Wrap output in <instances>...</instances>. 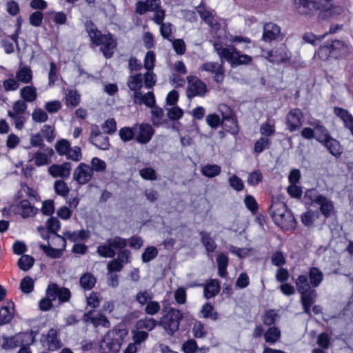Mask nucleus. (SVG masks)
Returning a JSON list of instances; mask_svg holds the SVG:
<instances>
[{"instance_id": "f257e3e1", "label": "nucleus", "mask_w": 353, "mask_h": 353, "mask_svg": "<svg viewBox=\"0 0 353 353\" xmlns=\"http://www.w3.org/2000/svg\"><path fill=\"white\" fill-rule=\"evenodd\" d=\"M85 30L90 38L92 43L95 46H103L101 50L106 58H110L117 43L110 34H103L92 21L85 23Z\"/></svg>"}, {"instance_id": "f03ea898", "label": "nucleus", "mask_w": 353, "mask_h": 353, "mask_svg": "<svg viewBox=\"0 0 353 353\" xmlns=\"http://www.w3.org/2000/svg\"><path fill=\"white\" fill-rule=\"evenodd\" d=\"M270 214L274 223L283 229L289 230L295 227L296 220L283 202H273L270 208Z\"/></svg>"}, {"instance_id": "7ed1b4c3", "label": "nucleus", "mask_w": 353, "mask_h": 353, "mask_svg": "<svg viewBox=\"0 0 353 353\" xmlns=\"http://www.w3.org/2000/svg\"><path fill=\"white\" fill-rule=\"evenodd\" d=\"M298 292L301 294V301L303 312L311 316L310 307L314 303L317 292L314 289H310L305 276H298L295 281Z\"/></svg>"}, {"instance_id": "20e7f679", "label": "nucleus", "mask_w": 353, "mask_h": 353, "mask_svg": "<svg viewBox=\"0 0 353 353\" xmlns=\"http://www.w3.org/2000/svg\"><path fill=\"white\" fill-rule=\"evenodd\" d=\"M183 315L179 310L170 307L161 317L159 325L161 326L169 336H174L179 330Z\"/></svg>"}, {"instance_id": "39448f33", "label": "nucleus", "mask_w": 353, "mask_h": 353, "mask_svg": "<svg viewBox=\"0 0 353 353\" xmlns=\"http://www.w3.org/2000/svg\"><path fill=\"white\" fill-rule=\"evenodd\" d=\"M127 239L119 236L108 239L105 244L97 247V252L102 257L114 258L116 254L115 250H121L126 247Z\"/></svg>"}, {"instance_id": "423d86ee", "label": "nucleus", "mask_w": 353, "mask_h": 353, "mask_svg": "<svg viewBox=\"0 0 353 353\" xmlns=\"http://www.w3.org/2000/svg\"><path fill=\"white\" fill-rule=\"evenodd\" d=\"M349 54L347 46L342 41L334 40L330 45L321 46L319 50V56L325 57H345Z\"/></svg>"}, {"instance_id": "0eeeda50", "label": "nucleus", "mask_w": 353, "mask_h": 353, "mask_svg": "<svg viewBox=\"0 0 353 353\" xmlns=\"http://www.w3.org/2000/svg\"><path fill=\"white\" fill-rule=\"evenodd\" d=\"M323 1L327 2L329 0H294V4L296 11L301 15L312 16L317 10H321Z\"/></svg>"}, {"instance_id": "6e6552de", "label": "nucleus", "mask_w": 353, "mask_h": 353, "mask_svg": "<svg viewBox=\"0 0 353 353\" xmlns=\"http://www.w3.org/2000/svg\"><path fill=\"white\" fill-rule=\"evenodd\" d=\"M121 330H117L109 331L103 337L101 347L113 352H119L123 341L121 335L119 334Z\"/></svg>"}, {"instance_id": "1a4fd4ad", "label": "nucleus", "mask_w": 353, "mask_h": 353, "mask_svg": "<svg viewBox=\"0 0 353 353\" xmlns=\"http://www.w3.org/2000/svg\"><path fill=\"white\" fill-rule=\"evenodd\" d=\"M188 85L186 90V95L188 99L194 97H203L207 91L206 84L200 79L194 76H188L187 77Z\"/></svg>"}, {"instance_id": "9d476101", "label": "nucleus", "mask_w": 353, "mask_h": 353, "mask_svg": "<svg viewBox=\"0 0 353 353\" xmlns=\"http://www.w3.org/2000/svg\"><path fill=\"white\" fill-rule=\"evenodd\" d=\"M224 63L225 61L222 59H220V63L205 62L201 65V69L214 74V81L218 83H221L225 77Z\"/></svg>"}, {"instance_id": "9b49d317", "label": "nucleus", "mask_w": 353, "mask_h": 353, "mask_svg": "<svg viewBox=\"0 0 353 353\" xmlns=\"http://www.w3.org/2000/svg\"><path fill=\"white\" fill-rule=\"evenodd\" d=\"M225 61L230 64L232 68H236L239 65L250 64L252 58L249 55L241 54L234 46H232L230 52Z\"/></svg>"}, {"instance_id": "f8f14e48", "label": "nucleus", "mask_w": 353, "mask_h": 353, "mask_svg": "<svg viewBox=\"0 0 353 353\" xmlns=\"http://www.w3.org/2000/svg\"><path fill=\"white\" fill-rule=\"evenodd\" d=\"M136 132V141L141 144L148 143L152 139L154 130L152 127L148 123H141L134 125Z\"/></svg>"}, {"instance_id": "ddd939ff", "label": "nucleus", "mask_w": 353, "mask_h": 353, "mask_svg": "<svg viewBox=\"0 0 353 353\" xmlns=\"http://www.w3.org/2000/svg\"><path fill=\"white\" fill-rule=\"evenodd\" d=\"M93 176V169L85 163H81L74 170L73 179L79 184L83 185L91 180Z\"/></svg>"}, {"instance_id": "4468645a", "label": "nucleus", "mask_w": 353, "mask_h": 353, "mask_svg": "<svg viewBox=\"0 0 353 353\" xmlns=\"http://www.w3.org/2000/svg\"><path fill=\"white\" fill-rule=\"evenodd\" d=\"M219 110L222 114V122L232 123V125L230 126L229 132L232 134H237L239 128L237 123V119L229 106L221 104L219 107Z\"/></svg>"}, {"instance_id": "2eb2a0df", "label": "nucleus", "mask_w": 353, "mask_h": 353, "mask_svg": "<svg viewBox=\"0 0 353 353\" xmlns=\"http://www.w3.org/2000/svg\"><path fill=\"white\" fill-rule=\"evenodd\" d=\"M334 0H329L327 2L323 1V5L321 12L318 15L319 20H325L331 17H336L343 12V7L339 6H333L332 2Z\"/></svg>"}, {"instance_id": "dca6fc26", "label": "nucleus", "mask_w": 353, "mask_h": 353, "mask_svg": "<svg viewBox=\"0 0 353 353\" xmlns=\"http://www.w3.org/2000/svg\"><path fill=\"white\" fill-rule=\"evenodd\" d=\"M303 114L299 109L290 110L286 117V123L288 129L290 132H294L300 128L302 125Z\"/></svg>"}, {"instance_id": "f3484780", "label": "nucleus", "mask_w": 353, "mask_h": 353, "mask_svg": "<svg viewBox=\"0 0 353 353\" xmlns=\"http://www.w3.org/2000/svg\"><path fill=\"white\" fill-rule=\"evenodd\" d=\"M305 276L307 279V283L310 289H314L319 287L322 283L324 275L323 272L316 267H312L310 269L308 276L305 274L299 275V276Z\"/></svg>"}, {"instance_id": "a211bd4d", "label": "nucleus", "mask_w": 353, "mask_h": 353, "mask_svg": "<svg viewBox=\"0 0 353 353\" xmlns=\"http://www.w3.org/2000/svg\"><path fill=\"white\" fill-rule=\"evenodd\" d=\"M48 172L53 177L67 179L70 174L71 163L65 162L60 165L54 164L48 168Z\"/></svg>"}, {"instance_id": "6ab92c4d", "label": "nucleus", "mask_w": 353, "mask_h": 353, "mask_svg": "<svg viewBox=\"0 0 353 353\" xmlns=\"http://www.w3.org/2000/svg\"><path fill=\"white\" fill-rule=\"evenodd\" d=\"M48 232L52 233L53 236L51 237V241H59L63 244V249L66 247L65 238L57 234V232L60 229V222L55 217L50 218L47 221Z\"/></svg>"}, {"instance_id": "aec40b11", "label": "nucleus", "mask_w": 353, "mask_h": 353, "mask_svg": "<svg viewBox=\"0 0 353 353\" xmlns=\"http://www.w3.org/2000/svg\"><path fill=\"white\" fill-rule=\"evenodd\" d=\"M161 6L160 0L139 1L136 3V12L139 14H144L147 12H154Z\"/></svg>"}, {"instance_id": "412c9836", "label": "nucleus", "mask_w": 353, "mask_h": 353, "mask_svg": "<svg viewBox=\"0 0 353 353\" xmlns=\"http://www.w3.org/2000/svg\"><path fill=\"white\" fill-rule=\"evenodd\" d=\"M270 61L272 62H284L290 59V54L285 45H281L269 52Z\"/></svg>"}, {"instance_id": "4be33fe9", "label": "nucleus", "mask_w": 353, "mask_h": 353, "mask_svg": "<svg viewBox=\"0 0 353 353\" xmlns=\"http://www.w3.org/2000/svg\"><path fill=\"white\" fill-rule=\"evenodd\" d=\"M281 32L280 27L273 23H267L263 26V40L270 42L276 39Z\"/></svg>"}, {"instance_id": "5701e85b", "label": "nucleus", "mask_w": 353, "mask_h": 353, "mask_svg": "<svg viewBox=\"0 0 353 353\" xmlns=\"http://www.w3.org/2000/svg\"><path fill=\"white\" fill-rule=\"evenodd\" d=\"M196 12L199 13L200 17L209 26L213 29H218L219 24L214 19L212 12L208 10L204 6L199 5L196 8Z\"/></svg>"}, {"instance_id": "b1692460", "label": "nucleus", "mask_w": 353, "mask_h": 353, "mask_svg": "<svg viewBox=\"0 0 353 353\" xmlns=\"http://www.w3.org/2000/svg\"><path fill=\"white\" fill-rule=\"evenodd\" d=\"M314 128L315 132V139L317 141L322 143L330 137L328 130L321 124L319 120H315L310 123Z\"/></svg>"}, {"instance_id": "393cba45", "label": "nucleus", "mask_w": 353, "mask_h": 353, "mask_svg": "<svg viewBox=\"0 0 353 353\" xmlns=\"http://www.w3.org/2000/svg\"><path fill=\"white\" fill-rule=\"evenodd\" d=\"M134 103L141 105L145 104L148 107H152L155 103V98L152 92L143 94L141 92H136L133 94Z\"/></svg>"}, {"instance_id": "a878e982", "label": "nucleus", "mask_w": 353, "mask_h": 353, "mask_svg": "<svg viewBox=\"0 0 353 353\" xmlns=\"http://www.w3.org/2000/svg\"><path fill=\"white\" fill-rule=\"evenodd\" d=\"M334 113L343 121L345 126L350 130L351 134L353 135L352 115L347 110L338 107L334 108Z\"/></svg>"}, {"instance_id": "bb28decb", "label": "nucleus", "mask_w": 353, "mask_h": 353, "mask_svg": "<svg viewBox=\"0 0 353 353\" xmlns=\"http://www.w3.org/2000/svg\"><path fill=\"white\" fill-rule=\"evenodd\" d=\"M330 153L335 157H339L342 153V149L339 141L331 136L322 143Z\"/></svg>"}, {"instance_id": "cd10ccee", "label": "nucleus", "mask_w": 353, "mask_h": 353, "mask_svg": "<svg viewBox=\"0 0 353 353\" xmlns=\"http://www.w3.org/2000/svg\"><path fill=\"white\" fill-rule=\"evenodd\" d=\"M158 323L159 321H156L152 317H145L137 321L135 327L137 330L149 332L153 330L156 326L159 325Z\"/></svg>"}, {"instance_id": "c85d7f7f", "label": "nucleus", "mask_w": 353, "mask_h": 353, "mask_svg": "<svg viewBox=\"0 0 353 353\" xmlns=\"http://www.w3.org/2000/svg\"><path fill=\"white\" fill-rule=\"evenodd\" d=\"M48 349L50 351L56 350L61 347V342L57 336V330L54 328L49 330L46 336Z\"/></svg>"}, {"instance_id": "c756f323", "label": "nucleus", "mask_w": 353, "mask_h": 353, "mask_svg": "<svg viewBox=\"0 0 353 353\" xmlns=\"http://www.w3.org/2000/svg\"><path fill=\"white\" fill-rule=\"evenodd\" d=\"M129 89L136 92H141L140 90L143 87V77L141 73L131 74L129 76L127 81Z\"/></svg>"}, {"instance_id": "7c9ffc66", "label": "nucleus", "mask_w": 353, "mask_h": 353, "mask_svg": "<svg viewBox=\"0 0 353 353\" xmlns=\"http://www.w3.org/2000/svg\"><path fill=\"white\" fill-rule=\"evenodd\" d=\"M220 290V283L216 279H211L204 288V296L210 299L216 296Z\"/></svg>"}, {"instance_id": "2f4dec72", "label": "nucleus", "mask_w": 353, "mask_h": 353, "mask_svg": "<svg viewBox=\"0 0 353 353\" xmlns=\"http://www.w3.org/2000/svg\"><path fill=\"white\" fill-rule=\"evenodd\" d=\"M201 241L205 250L208 252H213L216 248V244L214 240L211 237L210 234L207 232L201 231L199 232Z\"/></svg>"}, {"instance_id": "473e14b6", "label": "nucleus", "mask_w": 353, "mask_h": 353, "mask_svg": "<svg viewBox=\"0 0 353 353\" xmlns=\"http://www.w3.org/2000/svg\"><path fill=\"white\" fill-rule=\"evenodd\" d=\"M316 204L320 205L321 212L325 217L330 216L331 212L334 209V205L331 201L325 196H323L317 200Z\"/></svg>"}, {"instance_id": "72a5a7b5", "label": "nucleus", "mask_w": 353, "mask_h": 353, "mask_svg": "<svg viewBox=\"0 0 353 353\" xmlns=\"http://www.w3.org/2000/svg\"><path fill=\"white\" fill-rule=\"evenodd\" d=\"M97 282V279L92 274L87 272L83 274L79 280L81 287L85 290H90L92 289Z\"/></svg>"}, {"instance_id": "f704fd0d", "label": "nucleus", "mask_w": 353, "mask_h": 353, "mask_svg": "<svg viewBox=\"0 0 353 353\" xmlns=\"http://www.w3.org/2000/svg\"><path fill=\"white\" fill-rule=\"evenodd\" d=\"M221 168L216 164H207L201 168V174L208 178H213L220 174Z\"/></svg>"}, {"instance_id": "c9c22d12", "label": "nucleus", "mask_w": 353, "mask_h": 353, "mask_svg": "<svg viewBox=\"0 0 353 353\" xmlns=\"http://www.w3.org/2000/svg\"><path fill=\"white\" fill-rule=\"evenodd\" d=\"M89 141L95 145L97 148L103 150H107L109 149L110 144L109 142V137L104 134L98 137H94V139L89 140Z\"/></svg>"}, {"instance_id": "e433bc0d", "label": "nucleus", "mask_w": 353, "mask_h": 353, "mask_svg": "<svg viewBox=\"0 0 353 353\" xmlns=\"http://www.w3.org/2000/svg\"><path fill=\"white\" fill-rule=\"evenodd\" d=\"M16 78L18 81L28 83L31 81L32 78V70L30 68L24 66L16 72Z\"/></svg>"}, {"instance_id": "4c0bfd02", "label": "nucleus", "mask_w": 353, "mask_h": 353, "mask_svg": "<svg viewBox=\"0 0 353 353\" xmlns=\"http://www.w3.org/2000/svg\"><path fill=\"white\" fill-rule=\"evenodd\" d=\"M20 94L24 101L32 102L37 99L36 88L32 86H25L21 91Z\"/></svg>"}, {"instance_id": "58836bf2", "label": "nucleus", "mask_w": 353, "mask_h": 353, "mask_svg": "<svg viewBox=\"0 0 353 353\" xmlns=\"http://www.w3.org/2000/svg\"><path fill=\"white\" fill-rule=\"evenodd\" d=\"M39 247L48 256L52 259H57L61 257L62 255V252L65 250L63 247L61 249L52 248L50 246L49 242L48 245L40 244Z\"/></svg>"}, {"instance_id": "ea45409f", "label": "nucleus", "mask_w": 353, "mask_h": 353, "mask_svg": "<svg viewBox=\"0 0 353 353\" xmlns=\"http://www.w3.org/2000/svg\"><path fill=\"white\" fill-rule=\"evenodd\" d=\"M281 336L280 330L275 327H270L265 333L264 338L267 343L273 344L279 339Z\"/></svg>"}, {"instance_id": "a19ab883", "label": "nucleus", "mask_w": 353, "mask_h": 353, "mask_svg": "<svg viewBox=\"0 0 353 353\" xmlns=\"http://www.w3.org/2000/svg\"><path fill=\"white\" fill-rule=\"evenodd\" d=\"M13 319V313L10 311L9 305H4L0 308V325L9 323Z\"/></svg>"}, {"instance_id": "79ce46f5", "label": "nucleus", "mask_w": 353, "mask_h": 353, "mask_svg": "<svg viewBox=\"0 0 353 353\" xmlns=\"http://www.w3.org/2000/svg\"><path fill=\"white\" fill-rule=\"evenodd\" d=\"M34 262L32 256L24 254L19 258L17 265L21 270L28 271L33 266Z\"/></svg>"}, {"instance_id": "37998d69", "label": "nucleus", "mask_w": 353, "mask_h": 353, "mask_svg": "<svg viewBox=\"0 0 353 353\" xmlns=\"http://www.w3.org/2000/svg\"><path fill=\"white\" fill-rule=\"evenodd\" d=\"M17 207L21 211V215L24 218L34 214V208L31 205L30 201L26 199L22 200Z\"/></svg>"}, {"instance_id": "c03bdc74", "label": "nucleus", "mask_w": 353, "mask_h": 353, "mask_svg": "<svg viewBox=\"0 0 353 353\" xmlns=\"http://www.w3.org/2000/svg\"><path fill=\"white\" fill-rule=\"evenodd\" d=\"M232 46L230 45L227 48H223L222 44L219 42H214L213 46L215 52L219 56L220 59L225 61L227 57H228L230 50L232 49Z\"/></svg>"}, {"instance_id": "a18cd8bd", "label": "nucleus", "mask_w": 353, "mask_h": 353, "mask_svg": "<svg viewBox=\"0 0 353 353\" xmlns=\"http://www.w3.org/2000/svg\"><path fill=\"white\" fill-rule=\"evenodd\" d=\"M119 137L121 139L125 142L131 141L136 137L134 125L132 128L124 127L119 130Z\"/></svg>"}, {"instance_id": "49530a36", "label": "nucleus", "mask_w": 353, "mask_h": 353, "mask_svg": "<svg viewBox=\"0 0 353 353\" xmlns=\"http://www.w3.org/2000/svg\"><path fill=\"white\" fill-rule=\"evenodd\" d=\"M153 299V296L148 290L139 291L135 296V301L141 305H145Z\"/></svg>"}, {"instance_id": "de8ad7c7", "label": "nucleus", "mask_w": 353, "mask_h": 353, "mask_svg": "<svg viewBox=\"0 0 353 353\" xmlns=\"http://www.w3.org/2000/svg\"><path fill=\"white\" fill-rule=\"evenodd\" d=\"M21 344V341L19 339L18 336H12L5 338L1 345L4 350H12L14 349Z\"/></svg>"}, {"instance_id": "09e8293b", "label": "nucleus", "mask_w": 353, "mask_h": 353, "mask_svg": "<svg viewBox=\"0 0 353 353\" xmlns=\"http://www.w3.org/2000/svg\"><path fill=\"white\" fill-rule=\"evenodd\" d=\"M80 101V95L76 90H70L65 96V103L68 106H77Z\"/></svg>"}, {"instance_id": "8fccbe9b", "label": "nucleus", "mask_w": 353, "mask_h": 353, "mask_svg": "<svg viewBox=\"0 0 353 353\" xmlns=\"http://www.w3.org/2000/svg\"><path fill=\"white\" fill-rule=\"evenodd\" d=\"M91 323L94 327L102 326L103 327L108 328L110 327V323L108 318L101 314L96 316H92L91 318Z\"/></svg>"}, {"instance_id": "3c124183", "label": "nucleus", "mask_w": 353, "mask_h": 353, "mask_svg": "<svg viewBox=\"0 0 353 353\" xmlns=\"http://www.w3.org/2000/svg\"><path fill=\"white\" fill-rule=\"evenodd\" d=\"M70 146V143L67 139H61L56 143L54 148L59 155L63 156L67 154Z\"/></svg>"}, {"instance_id": "603ef678", "label": "nucleus", "mask_w": 353, "mask_h": 353, "mask_svg": "<svg viewBox=\"0 0 353 353\" xmlns=\"http://www.w3.org/2000/svg\"><path fill=\"white\" fill-rule=\"evenodd\" d=\"M203 317L211 319L212 320H216L218 319V314L214 311L213 306L209 303H205L201 310Z\"/></svg>"}, {"instance_id": "864d4df0", "label": "nucleus", "mask_w": 353, "mask_h": 353, "mask_svg": "<svg viewBox=\"0 0 353 353\" xmlns=\"http://www.w3.org/2000/svg\"><path fill=\"white\" fill-rule=\"evenodd\" d=\"M20 289L25 294H29L33 291L34 281L29 276H25L20 283Z\"/></svg>"}, {"instance_id": "5fc2aeb1", "label": "nucleus", "mask_w": 353, "mask_h": 353, "mask_svg": "<svg viewBox=\"0 0 353 353\" xmlns=\"http://www.w3.org/2000/svg\"><path fill=\"white\" fill-rule=\"evenodd\" d=\"M132 334L133 341L137 345H141L143 342L148 339L149 336L148 332L137 329L132 330Z\"/></svg>"}, {"instance_id": "6e6d98bb", "label": "nucleus", "mask_w": 353, "mask_h": 353, "mask_svg": "<svg viewBox=\"0 0 353 353\" xmlns=\"http://www.w3.org/2000/svg\"><path fill=\"white\" fill-rule=\"evenodd\" d=\"M158 250L155 247H148L143 252L141 255V259L143 263H148L154 258H156Z\"/></svg>"}, {"instance_id": "4d7b16f0", "label": "nucleus", "mask_w": 353, "mask_h": 353, "mask_svg": "<svg viewBox=\"0 0 353 353\" xmlns=\"http://www.w3.org/2000/svg\"><path fill=\"white\" fill-rule=\"evenodd\" d=\"M160 310V303L158 301H152V299L145 305L144 309L145 314L150 316H154L158 314Z\"/></svg>"}, {"instance_id": "13d9d810", "label": "nucleus", "mask_w": 353, "mask_h": 353, "mask_svg": "<svg viewBox=\"0 0 353 353\" xmlns=\"http://www.w3.org/2000/svg\"><path fill=\"white\" fill-rule=\"evenodd\" d=\"M323 195L318 194L315 189L307 190L304 196V199L307 204L317 203V200L322 197Z\"/></svg>"}, {"instance_id": "bf43d9fd", "label": "nucleus", "mask_w": 353, "mask_h": 353, "mask_svg": "<svg viewBox=\"0 0 353 353\" xmlns=\"http://www.w3.org/2000/svg\"><path fill=\"white\" fill-rule=\"evenodd\" d=\"M64 236L68 238L72 241H77L79 239L84 240L89 238V234L84 230H81L72 233L67 232L64 233Z\"/></svg>"}, {"instance_id": "052dcab7", "label": "nucleus", "mask_w": 353, "mask_h": 353, "mask_svg": "<svg viewBox=\"0 0 353 353\" xmlns=\"http://www.w3.org/2000/svg\"><path fill=\"white\" fill-rule=\"evenodd\" d=\"M68 159L77 162L82 159L81 149L79 146L70 147V150L65 155Z\"/></svg>"}, {"instance_id": "680f3d73", "label": "nucleus", "mask_w": 353, "mask_h": 353, "mask_svg": "<svg viewBox=\"0 0 353 353\" xmlns=\"http://www.w3.org/2000/svg\"><path fill=\"white\" fill-rule=\"evenodd\" d=\"M41 134L50 143L52 142L56 137L54 127L49 125H44L42 127Z\"/></svg>"}, {"instance_id": "e2e57ef3", "label": "nucleus", "mask_w": 353, "mask_h": 353, "mask_svg": "<svg viewBox=\"0 0 353 353\" xmlns=\"http://www.w3.org/2000/svg\"><path fill=\"white\" fill-rule=\"evenodd\" d=\"M152 108V121L154 125H159L161 123L163 117L164 115L162 108L153 105Z\"/></svg>"}, {"instance_id": "0e129e2a", "label": "nucleus", "mask_w": 353, "mask_h": 353, "mask_svg": "<svg viewBox=\"0 0 353 353\" xmlns=\"http://www.w3.org/2000/svg\"><path fill=\"white\" fill-rule=\"evenodd\" d=\"M54 190L55 192L62 196H66L70 191V189L68 186V185L61 180H57L54 183Z\"/></svg>"}, {"instance_id": "69168bd1", "label": "nucleus", "mask_w": 353, "mask_h": 353, "mask_svg": "<svg viewBox=\"0 0 353 353\" xmlns=\"http://www.w3.org/2000/svg\"><path fill=\"white\" fill-rule=\"evenodd\" d=\"M271 144V141L267 137H261L259 140H257L254 144V150L256 153L260 154L265 149L269 148Z\"/></svg>"}, {"instance_id": "338daca9", "label": "nucleus", "mask_w": 353, "mask_h": 353, "mask_svg": "<svg viewBox=\"0 0 353 353\" xmlns=\"http://www.w3.org/2000/svg\"><path fill=\"white\" fill-rule=\"evenodd\" d=\"M159 26L161 36L168 41H172V24L170 23H163Z\"/></svg>"}, {"instance_id": "774afa93", "label": "nucleus", "mask_w": 353, "mask_h": 353, "mask_svg": "<svg viewBox=\"0 0 353 353\" xmlns=\"http://www.w3.org/2000/svg\"><path fill=\"white\" fill-rule=\"evenodd\" d=\"M101 128L105 134H113L117 130V123L114 119H108L102 125Z\"/></svg>"}]
</instances>
